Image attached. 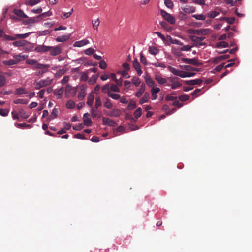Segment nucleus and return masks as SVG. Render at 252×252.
I'll use <instances>...</instances> for the list:
<instances>
[{
  "instance_id": "nucleus-1",
  "label": "nucleus",
  "mask_w": 252,
  "mask_h": 252,
  "mask_svg": "<svg viewBox=\"0 0 252 252\" xmlns=\"http://www.w3.org/2000/svg\"><path fill=\"white\" fill-rule=\"evenodd\" d=\"M53 82V79L47 77L45 79H42L38 82H35L33 83L35 89L39 90L41 88L47 87L50 85Z\"/></svg>"
},
{
  "instance_id": "nucleus-2",
  "label": "nucleus",
  "mask_w": 252,
  "mask_h": 252,
  "mask_svg": "<svg viewBox=\"0 0 252 252\" xmlns=\"http://www.w3.org/2000/svg\"><path fill=\"white\" fill-rule=\"evenodd\" d=\"M49 67L50 65L49 64H40L34 66V69H39L35 74L36 75L40 76L47 72Z\"/></svg>"
},
{
  "instance_id": "nucleus-3",
  "label": "nucleus",
  "mask_w": 252,
  "mask_h": 252,
  "mask_svg": "<svg viewBox=\"0 0 252 252\" xmlns=\"http://www.w3.org/2000/svg\"><path fill=\"white\" fill-rule=\"evenodd\" d=\"M160 14L163 17L165 20H166L171 24H174L175 23V18L170 14L161 9L160 10Z\"/></svg>"
},
{
  "instance_id": "nucleus-4",
  "label": "nucleus",
  "mask_w": 252,
  "mask_h": 252,
  "mask_svg": "<svg viewBox=\"0 0 252 252\" xmlns=\"http://www.w3.org/2000/svg\"><path fill=\"white\" fill-rule=\"evenodd\" d=\"M77 91V87H72L69 84H67L65 88V93L66 95H70L72 97L75 95Z\"/></svg>"
},
{
  "instance_id": "nucleus-5",
  "label": "nucleus",
  "mask_w": 252,
  "mask_h": 252,
  "mask_svg": "<svg viewBox=\"0 0 252 252\" xmlns=\"http://www.w3.org/2000/svg\"><path fill=\"white\" fill-rule=\"evenodd\" d=\"M181 60L186 63L195 66H199L201 64V63L195 58L188 59L186 58H183L181 59Z\"/></svg>"
},
{
  "instance_id": "nucleus-6",
  "label": "nucleus",
  "mask_w": 252,
  "mask_h": 252,
  "mask_svg": "<svg viewBox=\"0 0 252 252\" xmlns=\"http://www.w3.org/2000/svg\"><path fill=\"white\" fill-rule=\"evenodd\" d=\"M87 93V86L82 85L80 87V90L78 94V98L79 100H82L86 96Z\"/></svg>"
},
{
  "instance_id": "nucleus-7",
  "label": "nucleus",
  "mask_w": 252,
  "mask_h": 252,
  "mask_svg": "<svg viewBox=\"0 0 252 252\" xmlns=\"http://www.w3.org/2000/svg\"><path fill=\"white\" fill-rule=\"evenodd\" d=\"M168 79L170 82L171 83L170 85L172 89H176L178 88H180L182 86V84L177 81L178 78L176 77H169Z\"/></svg>"
},
{
  "instance_id": "nucleus-8",
  "label": "nucleus",
  "mask_w": 252,
  "mask_h": 252,
  "mask_svg": "<svg viewBox=\"0 0 252 252\" xmlns=\"http://www.w3.org/2000/svg\"><path fill=\"white\" fill-rule=\"evenodd\" d=\"M50 54L52 56H56L59 55L62 52L61 48L59 46L53 47L49 46Z\"/></svg>"
},
{
  "instance_id": "nucleus-9",
  "label": "nucleus",
  "mask_w": 252,
  "mask_h": 252,
  "mask_svg": "<svg viewBox=\"0 0 252 252\" xmlns=\"http://www.w3.org/2000/svg\"><path fill=\"white\" fill-rule=\"evenodd\" d=\"M155 79L160 85L165 84L167 86H169V84L167 83V80L166 78H162L159 75H155Z\"/></svg>"
},
{
  "instance_id": "nucleus-10",
  "label": "nucleus",
  "mask_w": 252,
  "mask_h": 252,
  "mask_svg": "<svg viewBox=\"0 0 252 252\" xmlns=\"http://www.w3.org/2000/svg\"><path fill=\"white\" fill-rule=\"evenodd\" d=\"M133 66L137 71L138 75H141L142 73V71L140 68V65L137 59H135L133 62Z\"/></svg>"
},
{
  "instance_id": "nucleus-11",
  "label": "nucleus",
  "mask_w": 252,
  "mask_h": 252,
  "mask_svg": "<svg viewBox=\"0 0 252 252\" xmlns=\"http://www.w3.org/2000/svg\"><path fill=\"white\" fill-rule=\"evenodd\" d=\"M49 49V46L42 45L37 46L35 48V51L37 52L43 53L48 51Z\"/></svg>"
},
{
  "instance_id": "nucleus-12",
  "label": "nucleus",
  "mask_w": 252,
  "mask_h": 252,
  "mask_svg": "<svg viewBox=\"0 0 252 252\" xmlns=\"http://www.w3.org/2000/svg\"><path fill=\"white\" fill-rule=\"evenodd\" d=\"M15 62H17V64L21 61L26 59L28 58L27 55L17 54L13 56Z\"/></svg>"
},
{
  "instance_id": "nucleus-13",
  "label": "nucleus",
  "mask_w": 252,
  "mask_h": 252,
  "mask_svg": "<svg viewBox=\"0 0 252 252\" xmlns=\"http://www.w3.org/2000/svg\"><path fill=\"white\" fill-rule=\"evenodd\" d=\"M202 82V80L199 79L185 81L186 84L188 85H200Z\"/></svg>"
},
{
  "instance_id": "nucleus-14",
  "label": "nucleus",
  "mask_w": 252,
  "mask_h": 252,
  "mask_svg": "<svg viewBox=\"0 0 252 252\" xmlns=\"http://www.w3.org/2000/svg\"><path fill=\"white\" fill-rule=\"evenodd\" d=\"M89 114L88 113H86L84 114L83 118V122L87 126H90L92 123V120L91 118L89 117Z\"/></svg>"
},
{
  "instance_id": "nucleus-15",
  "label": "nucleus",
  "mask_w": 252,
  "mask_h": 252,
  "mask_svg": "<svg viewBox=\"0 0 252 252\" xmlns=\"http://www.w3.org/2000/svg\"><path fill=\"white\" fill-rule=\"evenodd\" d=\"M94 99V93L92 92L87 96V104L91 107H92Z\"/></svg>"
},
{
  "instance_id": "nucleus-16",
  "label": "nucleus",
  "mask_w": 252,
  "mask_h": 252,
  "mask_svg": "<svg viewBox=\"0 0 252 252\" xmlns=\"http://www.w3.org/2000/svg\"><path fill=\"white\" fill-rule=\"evenodd\" d=\"M102 121L104 125H107L109 126H113L116 124L114 121L108 118L103 117L102 118Z\"/></svg>"
},
{
  "instance_id": "nucleus-17",
  "label": "nucleus",
  "mask_w": 252,
  "mask_h": 252,
  "mask_svg": "<svg viewBox=\"0 0 252 252\" xmlns=\"http://www.w3.org/2000/svg\"><path fill=\"white\" fill-rule=\"evenodd\" d=\"M89 43V40L87 39H83L80 41H76L74 42L73 44V46L74 47H82Z\"/></svg>"
},
{
  "instance_id": "nucleus-18",
  "label": "nucleus",
  "mask_w": 252,
  "mask_h": 252,
  "mask_svg": "<svg viewBox=\"0 0 252 252\" xmlns=\"http://www.w3.org/2000/svg\"><path fill=\"white\" fill-rule=\"evenodd\" d=\"M14 13L17 17L21 18H27V16L20 9H14Z\"/></svg>"
},
{
  "instance_id": "nucleus-19",
  "label": "nucleus",
  "mask_w": 252,
  "mask_h": 252,
  "mask_svg": "<svg viewBox=\"0 0 252 252\" xmlns=\"http://www.w3.org/2000/svg\"><path fill=\"white\" fill-rule=\"evenodd\" d=\"M63 91V88L61 87L58 90H55L53 93L54 94L57 96L58 99H61L62 98Z\"/></svg>"
},
{
  "instance_id": "nucleus-20",
  "label": "nucleus",
  "mask_w": 252,
  "mask_h": 252,
  "mask_svg": "<svg viewBox=\"0 0 252 252\" xmlns=\"http://www.w3.org/2000/svg\"><path fill=\"white\" fill-rule=\"evenodd\" d=\"M183 10L186 13H190L195 12L196 9L194 7L186 5L183 8Z\"/></svg>"
},
{
  "instance_id": "nucleus-21",
  "label": "nucleus",
  "mask_w": 252,
  "mask_h": 252,
  "mask_svg": "<svg viewBox=\"0 0 252 252\" xmlns=\"http://www.w3.org/2000/svg\"><path fill=\"white\" fill-rule=\"evenodd\" d=\"M27 41L25 40L16 41L12 43L15 47H23L26 45Z\"/></svg>"
},
{
  "instance_id": "nucleus-22",
  "label": "nucleus",
  "mask_w": 252,
  "mask_h": 252,
  "mask_svg": "<svg viewBox=\"0 0 252 252\" xmlns=\"http://www.w3.org/2000/svg\"><path fill=\"white\" fill-rule=\"evenodd\" d=\"M149 99V94L148 92H145L143 96L140 100V103L143 104L147 102Z\"/></svg>"
},
{
  "instance_id": "nucleus-23",
  "label": "nucleus",
  "mask_w": 252,
  "mask_h": 252,
  "mask_svg": "<svg viewBox=\"0 0 252 252\" xmlns=\"http://www.w3.org/2000/svg\"><path fill=\"white\" fill-rule=\"evenodd\" d=\"M18 115L23 119H27L29 117V115L23 109H20L18 111Z\"/></svg>"
},
{
  "instance_id": "nucleus-24",
  "label": "nucleus",
  "mask_w": 252,
  "mask_h": 252,
  "mask_svg": "<svg viewBox=\"0 0 252 252\" xmlns=\"http://www.w3.org/2000/svg\"><path fill=\"white\" fill-rule=\"evenodd\" d=\"M58 109L54 108L53 109V111H52L50 116H49V117L48 118V120L50 121L52 119H54L56 118L58 116Z\"/></svg>"
},
{
  "instance_id": "nucleus-25",
  "label": "nucleus",
  "mask_w": 252,
  "mask_h": 252,
  "mask_svg": "<svg viewBox=\"0 0 252 252\" xmlns=\"http://www.w3.org/2000/svg\"><path fill=\"white\" fill-rule=\"evenodd\" d=\"M2 63L7 66L17 64V62H15L14 59H10L8 60H5L2 62Z\"/></svg>"
},
{
  "instance_id": "nucleus-26",
  "label": "nucleus",
  "mask_w": 252,
  "mask_h": 252,
  "mask_svg": "<svg viewBox=\"0 0 252 252\" xmlns=\"http://www.w3.org/2000/svg\"><path fill=\"white\" fill-rule=\"evenodd\" d=\"M190 38V39L194 42H196V43H198L199 41H202L203 40H204L205 38L204 37H198V36H190L189 37Z\"/></svg>"
},
{
  "instance_id": "nucleus-27",
  "label": "nucleus",
  "mask_w": 252,
  "mask_h": 252,
  "mask_svg": "<svg viewBox=\"0 0 252 252\" xmlns=\"http://www.w3.org/2000/svg\"><path fill=\"white\" fill-rule=\"evenodd\" d=\"M26 63L27 64L34 65V66H36L37 64H41V63H39L37 60H36L35 59H27L26 61Z\"/></svg>"
},
{
  "instance_id": "nucleus-28",
  "label": "nucleus",
  "mask_w": 252,
  "mask_h": 252,
  "mask_svg": "<svg viewBox=\"0 0 252 252\" xmlns=\"http://www.w3.org/2000/svg\"><path fill=\"white\" fill-rule=\"evenodd\" d=\"M145 90V85L144 84H142L140 88L139 89L138 91L136 93L135 95L137 97H140L142 94L144 93Z\"/></svg>"
},
{
  "instance_id": "nucleus-29",
  "label": "nucleus",
  "mask_w": 252,
  "mask_h": 252,
  "mask_svg": "<svg viewBox=\"0 0 252 252\" xmlns=\"http://www.w3.org/2000/svg\"><path fill=\"white\" fill-rule=\"evenodd\" d=\"M167 38L169 39L170 42L172 44H177L179 45H182L183 43L181 42L180 41L176 39H173L170 36H167Z\"/></svg>"
},
{
  "instance_id": "nucleus-30",
  "label": "nucleus",
  "mask_w": 252,
  "mask_h": 252,
  "mask_svg": "<svg viewBox=\"0 0 252 252\" xmlns=\"http://www.w3.org/2000/svg\"><path fill=\"white\" fill-rule=\"evenodd\" d=\"M145 82L148 86L150 87H154L155 85V82L149 77H146L145 78Z\"/></svg>"
},
{
  "instance_id": "nucleus-31",
  "label": "nucleus",
  "mask_w": 252,
  "mask_h": 252,
  "mask_svg": "<svg viewBox=\"0 0 252 252\" xmlns=\"http://www.w3.org/2000/svg\"><path fill=\"white\" fill-rule=\"evenodd\" d=\"M70 38L69 35H63L61 36H58L56 38V41L58 42H63L67 41Z\"/></svg>"
},
{
  "instance_id": "nucleus-32",
  "label": "nucleus",
  "mask_w": 252,
  "mask_h": 252,
  "mask_svg": "<svg viewBox=\"0 0 252 252\" xmlns=\"http://www.w3.org/2000/svg\"><path fill=\"white\" fill-rule=\"evenodd\" d=\"M15 126L19 128H31L32 126L31 125L26 123H17Z\"/></svg>"
},
{
  "instance_id": "nucleus-33",
  "label": "nucleus",
  "mask_w": 252,
  "mask_h": 252,
  "mask_svg": "<svg viewBox=\"0 0 252 252\" xmlns=\"http://www.w3.org/2000/svg\"><path fill=\"white\" fill-rule=\"evenodd\" d=\"M149 52L154 55H156L158 52V49L155 46H149L148 49Z\"/></svg>"
},
{
  "instance_id": "nucleus-34",
  "label": "nucleus",
  "mask_w": 252,
  "mask_h": 252,
  "mask_svg": "<svg viewBox=\"0 0 252 252\" xmlns=\"http://www.w3.org/2000/svg\"><path fill=\"white\" fill-rule=\"evenodd\" d=\"M28 92L24 88H19L16 90L15 94L17 95L26 94Z\"/></svg>"
},
{
  "instance_id": "nucleus-35",
  "label": "nucleus",
  "mask_w": 252,
  "mask_h": 252,
  "mask_svg": "<svg viewBox=\"0 0 252 252\" xmlns=\"http://www.w3.org/2000/svg\"><path fill=\"white\" fill-rule=\"evenodd\" d=\"M104 106L107 109H111L113 107V105L111 101L108 98H106L104 102Z\"/></svg>"
},
{
  "instance_id": "nucleus-36",
  "label": "nucleus",
  "mask_w": 252,
  "mask_h": 252,
  "mask_svg": "<svg viewBox=\"0 0 252 252\" xmlns=\"http://www.w3.org/2000/svg\"><path fill=\"white\" fill-rule=\"evenodd\" d=\"M167 68L174 75L178 76L180 70L177 69L171 66H168Z\"/></svg>"
},
{
  "instance_id": "nucleus-37",
  "label": "nucleus",
  "mask_w": 252,
  "mask_h": 252,
  "mask_svg": "<svg viewBox=\"0 0 252 252\" xmlns=\"http://www.w3.org/2000/svg\"><path fill=\"white\" fill-rule=\"evenodd\" d=\"M50 15H51V13L49 11L47 12H44V13H41L39 15L37 16V19H38L39 21H40V20H42V19L43 18L47 17V16H50Z\"/></svg>"
},
{
  "instance_id": "nucleus-38",
  "label": "nucleus",
  "mask_w": 252,
  "mask_h": 252,
  "mask_svg": "<svg viewBox=\"0 0 252 252\" xmlns=\"http://www.w3.org/2000/svg\"><path fill=\"white\" fill-rule=\"evenodd\" d=\"M30 35L29 33H26L24 34H17L14 35L16 39H24L27 38Z\"/></svg>"
},
{
  "instance_id": "nucleus-39",
  "label": "nucleus",
  "mask_w": 252,
  "mask_h": 252,
  "mask_svg": "<svg viewBox=\"0 0 252 252\" xmlns=\"http://www.w3.org/2000/svg\"><path fill=\"white\" fill-rule=\"evenodd\" d=\"M14 104H27L28 103V101L25 99H17L13 101Z\"/></svg>"
},
{
  "instance_id": "nucleus-40",
  "label": "nucleus",
  "mask_w": 252,
  "mask_h": 252,
  "mask_svg": "<svg viewBox=\"0 0 252 252\" xmlns=\"http://www.w3.org/2000/svg\"><path fill=\"white\" fill-rule=\"evenodd\" d=\"M100 21L99 18H97V19L95 20L92 21V24H93V27L94 30H97L98 27L99 25Z\"/></svg>"
},
{
  "instance_id": "nucleus-41",
  "label": "nucleus",
  "mask_w": 252,
  "mask_h": 252,
  "mask_svg": "<svg viewBox=\"0 0 252 252\" xmlns=\"http://www.w3.org/2000/svg\"><path fill=\"white\" fill-rule=\"evenodd\" d=\"M101 89H102V92H103L104 93H107L108 95V93H110V92H111L110 91V87L109 84H106L104 86H103Z\"/></svg>"
},
{
  "instance_id": "nucleus-42",
  "label": "nucleus",
  "mask_w": 252,
  "mask_h": 252,
  "mask_svg": "<svg viewBox=\"0 0 252 252\" xmlns=\"http://www.w3.org/2000/svg\"><path fill=\"white\" fill-rule=\"evenodd\" d=\"M141 115H142V109L141 108H138L134 112V118L136 119H138V118H139Z\"/></svg>"
},
{
  "instance_id": "nucleus-43",
  "label": "nucleus",
  "mask_w": 252,
  "mask_h": 252,
  "mask_svg": "<svg viewBox=\"0 0 252 252\" xmlns=\"http://www.w3.org/2000/svg\"><path fill=\"white\" fill-rule=\"evenodd\" d=\"M121 114V111L120 110L115 109L113 110V111L109 114L110 116H115V117H119Z\"/></svg>"
},
{
  "instance_id": "nucleus-44",
  "label": "nucleus",
  "mask_w": 252,
  "mask_h": 252,
  "mask_svg": "<svg viewBox=\"0 0 252 252\" xmlns=\"http://www.w3.org/2000/svg\"><path fill=\"white\" fill-rule=\"evenodd\" d=\"M183 68L186 70L187 71H192L197 72L199 71L198 68H195L189 65H185L184 67H183Z\"/></svg>"
},
{
  "instance_id": "nucleus-45",
  "label": "nucleus",
  "mask_w": 252,
  "mask_h": 252,
  "mask_svg": "<svg viewBox=\"0 0 252 252\" xmlns=\"http://www.w3.org/2000/svg\"><path fill=\"white\" fill-rule=\"evenodd\" d=\"M108 96L115 100H118L120 98V95L118 94H113L110 92V93H108Z\"/></svg>"
},
{
  "instance_id": "nucleus-46",
  "label": "nucleus",
  "mask_w": 252,
  "mask_h": 252,
  "mask_svg": "<svg viewBox=\"0 0 252 252\" xmlns=\"http://www.w3.org/2000/svg\"><path fill=\"white\" fill-rule=\"evenodd\" d=\"M136 107V102L134 101L131 100L129 102V104H128V105L127 107L128 109L129 110H131L134 109Z\"/></svg>"
},
{
  "instance_id": "nucleus-47",
  "label": "nucleus",
  "mask_w": 252,
  "mask_h": 252,
  "mask_svg": "<svg viewBox=\"0 0 252 252\" xmlns=\"http://www.w3.org/2000/svg\"><path fill=\"white\" fill-rule=\"evenodd\" d=\"M6 82L5 77L0 72V87L3 86Z\"/></svg>"
},
{
  "instance_id": "nucleus-48",
  "label": "nucleus",
  "mask_w": 252,
  "mask_h": 252,
  "mask_svg": "<svg viewBox=\"0 0 252 252\" xmlns=\"http://www.w3.org/2000/svg\"><path fill=\"white\" fill-rule=\"evenodd\" d=\"M39 19H37L36 17L34 18H30L29 19H28L27 20L25 21V22L26 24H31V23H34L37 22H38Z\"/></svg>"
},
{
  "instance_id": "nucleus-49",
  "label": "nucleus",
  "mask_w": 252,
  "mask_h": 252,
  "mask_svg": "<svg viewBox=\"0 0 252 252\" xmlns=\"http://www.w3.org/2000/svg\"><path fill=\"white\" fill-rule=\"evenodd\" d=\"M192 17L199 20H205L206 19L205 16L203 14H194L192 15Z\"/></svg>"
},
{
  "instance_id": "nucleus-50",
  "label": "nucleus",
  "mask_w": 252,
  "mask_h": 252,
  "mask_svg": "<svg viewBox=\"0 0 252 252\" xmlns=\"http://www.w3.org/2000/svg\"><path fill=\"white\" fill-rule=\"evenodd\" d=\"M75 105V102L71 100L68 101L66 104V107L69 109H72L74 108Z\"/></svg>"
},
{
  "instance_id": "nucleus-51",
  "label": "nucleus",
  "mask_w": 252,
  "mask_h": 252,
  "mask_svg": "<svg viewBox=\"0 0 252 252\" xmlns=\"http://www.w3.org/2000/svg\"><path fill=\"white\" fill-rule=\"evenodd\" d=\"M95 109L96 108L95 107H91V112L92 116L93 118H95L96 117H97L98 118H100V115H98L97 114V113L95 111Z\"/></svg>"
},
{
  "instance_id": "nucleus-52",
  "label": "nucleus",
  "mask_w": 252,
  "mask_h": 252,
  "mask_svg": "<svg viewBox=\"0 0 252 252\" xmlns=\"http://www.w3.org/2000/svg\"><path fill=\"white\" fill-rule=\"evenodd\" d=\"M132 82L135 86H139L141 83L140 79L136 77H134L132 78Z\"/></svg>"
},
{
  "instance_id": "nucleus-53",
  "label": "nucleus",
  "mask_w": 252,
  "mask_h": 252,
  "mask_svg": "<svg viewBox=\"0 0 252 252\" xmlns=\"http://www.w3.org/2000/svg\"><path fill=\"white\" fill-rule=\"evenodd\" d=\"M65 70L63 68L60 69L56 73L55 77L57 78H59L63 74H64L65 73Z\"/></svg>"
},
{
  "instance_id": "nucleus-54",
  "label": "nucleus",
  "mask_w": 252,
  "mask_h": 252,
  "mask_svg": "<svg viewBox=\"0 0 252 252\" xmlns=\"http://www.w3.org/2000/svg\"><path fill=\"white\" fill-rule=\"evenodd\" d=\"M219 14V12L217 11H212L207 13V16L211 18H213L218 16Z\"/></svg>"
},
{
  "instance_id": "nucleus-55",
  "label": "nucleus",
  "mask_w": 252,
  "mask_h": 252,
  "mask_svg": "<svg viewBox=\"0 0 252 252\" xmlns=\"http://www.w3.org/2000/svg\"><path fill=\"white\" fill-rule=\"evenodd\" d=\"M9 110L6 109H0V115L5 117L8 115Z\"/></svg>"
},
{
  "instance_id": "nucleus-56",
  "label": "nucleus",
  "mask_w": 252,
  "mask_h": 252,
  "mask_svg": "<svg viewBox=\"0 0 252 252\" xmlns=\"http://www.w3.org/2000/svg\"><path fill=\"white\" fill-rule=\"evenodd\" d=\"M164 4L169 8L172 9L173 7V3L171 0H164Z\"/></svg>"
},
{
  "instance_id": "nucleus-57",
  "label": "nucleus",
  "mask_w": 252,
  "mask_h": 252,
  "mask_svg": "<svg viewBox=\"0 0 252 252\" xmlns=\"http://www.w3.org/2000/svg\"><path fill=\"white\" fill-rule=\"evenodd\" d=\"M189 98V96L186 94H183L179 97V99L182 101H185Z\"/></svg>"
},
{
  "instance_id": "nucleus-58",
  "label": "nucleus",
  "mask_w": 252,
  "mask_h": 252,
  "mask_svg": "<svg viewBox=\"0 0 252 252\" xmlns=\"http://www.w3.org/2000/svg\"><path fill=\"white\" fill-rule=\"evenodd\" d=\"M192 47H193V45H192V46H190V45H184L183 46H182L180 50L182 51H190L191 50V48Z\"/></svg>"
},
{
  "instance_id": "nucleus-59",
  "label": "nucleus",
  "mask_w": 252,
  "mask_h": 252,
  "mask_svg": "<svg viewBox=\"0 0 252 252\" xmlns=\"http://www.w3.org/2000/svg\"><path fill=\"white\" fill-rule=\"evenodd\" d=\"M228 46L229 45H228V43H227L226 42H225V41L220 42L219 43H218L217 44V46L218 47H220L226 48V47H228Z\"/></svg>"
},
{
  "instance_id": "nucleus-60",
  "label": "nucleus",
  "mask_w": 252,
  "mask_h": 252,
  "mask_svg": "<svg viewBox=\"0 0 252 252\" xmlns=\"http://www.w3.org/2000/svg\"><path fill=\"white\" fill-rule=\"evenodd\" d=\"M40 2L39 0H29L27 3L30 6L34 5Z\"/></svg>"
},
{
  "instance_id": "nucleus-61",
  "label": "nucleus",
  "mask_w": 252,
  "mask_h": 252,
  "mask_svg": "<svg viewBox=\"0 0 252 252\" xmlns=\"http://www.w3.org/2000/svg\"><path fill=\"white\" fill-rule=\"evenodd\" d=\"M98 77V75L97 76H93L88 81V82L90 84H94L96 81V79Z\"/></svg>"
},
{
  "instance_id": "nucleus-62",
  "label": "nucleus",
  "mask_w": 252,
  "mask_h": 252,
  "mask_svg": "<svg viewBox=\"0 0 252 252\" xmlns=\"http://www.w3.org/2000/svg\"><path fill=\"white\" fill-rule=\"evenodd\" d=\"M101 105V101L99 97H97L95 99V108L97 109Z\"/></svg>"
},
{
  "instance_id": "nucleus-63",
  "label": "nucleus",
  "mask_w": 252,
  "mask_h": 252,
  "mask_svg": "<svg viewBox=\"0 0 252 252\" xmlns=\"http://www.w3.org/2000/svg\"><path fill=\"white\" fill-rule=\"evenodd\" d=\"M94 51H95V50L93 48H88L87 49H86L84 53L86 55H91L93 54Z\"/></svg>"
},
{
  "instance_id": "nucleus-64",
  "label": "nucleus",
  "mask_w": 252,
  "mask_h": 252,
  "mask_svg": "<svg viewBox=\"0 0 252 252\" xmlns=\"http://www.w3.org/2000/svg\"><path fill=\"white\" fill-rule=\"evenodd\" d=\"M107 67V64L104 60H101L99 62V67L102 69H105Z\"/></svg>"
}]
</instances>
